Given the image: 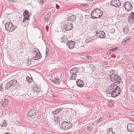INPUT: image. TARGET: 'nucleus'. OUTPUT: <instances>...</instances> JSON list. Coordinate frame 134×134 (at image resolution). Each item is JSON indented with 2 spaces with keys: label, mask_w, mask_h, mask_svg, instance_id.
I'll return each instance as SVG.
<instances>
[{
  "label": "nucleus",
  "mask_w": 134,
  "mask_h": 134,
  "mask_svg": "<svg viewBox=\"0 0 134 134\" xmlns=\"http://www.w3.org/2000/svg\"><path fill=\"white\" fill-rule=\"evenodd\" d=\"M80 57L81 58L85 59L86 57V56H84V55H81Z\"/></svg>",
  "instance_id": "obj_43"
},
{
  "label": "nucleus",
  "mask_w": 134,
  "mask_h": 134,
  "mask_svg": "<svg viewBox=\"0 0 134 134\" xmlns=\"http://www.w3.org/2000/svg\"><path fill=\"white\" fill-rule=\"evenodd\" d=\"M61 110L62 109L61 108L57 109L56 110L53 111V113L54 114H58L59 112L61 111Z\"/></svg>",
  "instance_id": "obj_28"
},
{
  "label": "nucleus",
  "mask_w": 134,
  "mask_h": 134,
  "mask_svg": "<svg viewBox=\"0 0 134 134\" xmlns=\"http://www.w3.org/2000/svg\"><path fill=\"white\" fill-rule=\"evenodd\" d=\"M8 104V102L7 99H3L1 102V105L3 107H6Z\"/></svg>",
  "instance_id": "obj_18"
},
{
  "label": "nucleus",
  "mask_w": 134,
  "mask_h": 134,
  "mask_svg": "<svg viewBox=\"0 0 134 134\" xmlns=\"http://www.w3.org/2000/svg\"><path fill=\"white\" fill-rule=\"evenodd\" d=\"M131 114L132 115L134 116V112H131Z\"/></svg>",
  "instance_id": "obj_46"
},
{
  "label": "nucleus",
  "mask_w": 134,
  "mask_h": 134,
  "mask_svg": "<svg viewBox=\"0 0 134 134\" xmlns=\"http://www.w3.org/2000/svg\"><path fill=\"white\" fill-rule=\"evenodd\" d=\"M26 80L28 82H31L32 79H31V78L27 76L26 77Z\"/></svg>",
  "instance_id": "obj_35"
},
{
  "label": "nucleus",
  "mask_w": 134,
  "mask_h": 134,
  "mask_svg": "<svg viewBox=\"0 0 134 134\" xmlns=\"http://www.w3.org/2000/svg\"><path fill=\"white\" fill-rule=\"evenodd\" d=\"M37 51H38V53L35 56L33 57L34 59L36 60H37L38 59H40L42 57V56L40 53V52L38 51V50Z\"/></svg>",
  "instance_id": "obj_20"
},
{
  "label": "nucleus",
  "mask_w": 134,
  "mask_h": 134,
  "mask_svg": "<svg viewBox=\"0 0 134 134\" xmlns=\"http://www.w3.org/2000/svg\"><path fill=\"white\" fill-rule=\"evenodd\" d=\"M113 129L110 128L108 129L107 134H115V133L113 131Z\"/></svg>",
  "instance_id": "obj_22"
},
{
  "label": "nucleus",
  "mask_w": 134,
  "mask_h": 134,
  "mask_svg": "<svg viewBox=\"0 0 134 134\" xmlns=\"http://www.w3.org/2000/svg\"><path fill=\"white\" fill-rule=\"evenodd\" d=\"M34 134H37V133H34Z\"/></svg>",
  "instance_id": "obj_52"
},
{
  "label": "nucleus",
  "mask_w": 134,
  "mask_h": 134,
  "mask_svg": "<svg viewBox=\"0 0 134 134\" xmlns=\"http://www.w3.org/2000/svg\"><path fill=\"white\" fill-rule=\"evenodd\" d=\"M130 92H134V86H132L130 89Z\"/></svg>",
  "instance_id": "obj_36"
},
{
  "label": "nucleus",
  "mask_w": 134,
  "mask_h": 134,
  "mask_svg": "<svg viewBox=\"0 0 134 134\" xmlns=\"http://www.w3.org/2000/svg\"><path fill=\"white\" fill-rule=\"evenodd\" d=\"M124 32L126 34H127L129 31V28L127 26H125L123 29Z\"/></svg>",
  "instance_id": "obj_25"
},
{
  "label": "nucleus",
  "mask_w": 134,
  "mask_h": 134,
  "mask_svg": "<svg viewBox=\"0 0 134 134\" xmlns=\"http://www.w3.org/2000/svg\"><path fill=\"white\" fill-rule=\"evenodd\" d=\"M96 33V36L98 37L103 38L105 36V32L103 31L97 30Z\"/></svg>",
  "instance_id": "obj_12"
},
{
  "label": "nucleus",
  "mask_w": 134,
  "mask_h": 134,
  "mask_svg": "<svg viewBox=\"0 0 134 134\" xmlns=\"http://www.w3.org/2000/svg\"><path fill=\"white\" fill-rule=\"evenodd\" d=\"M79 71L78 68H73L70 71V76L72 79H75V78L77 76V74H76Z\"/></svg>",
  "instance_id": "obj_5"
},
{
  "label": "nucleus",
  "mask_w": 134,
  "mask_h": 134,
  "mask_svg": "<svg viewBox=\"0 0 134 134\" xmlns=\"http://www.w3.org/2000/svg\"><path fill=\"white\" fill-rule=\"evenodd\" d=\"M91 127H87V129L88 130H90L91 129Z\"/></svg>",
  "instance_id": "obj_45"
},
{
  "label": "nucleus",
  "mask_w": 134,
  "mask_h": 134,
  "mask_svg": "<svg viewBox=\"0 0 134 134\" xmlns=\"http://www.w3.org/2000/svg\"><path fill=\"white\" fill-rule=\"evenodd\" d=\"M5 25V29L10 32L13 31L17 27L16 26L14 25L11 22L6 23Z\"/></svg>",
  "instance_id": "obj_3"
},
{
  "label": "nucleus",
  "mask_w": 134,
  "mask_h": 134,
  "mask_svg": "<svg viewBox=\"0 0 134 134\" xmlns=\"http://www.w3.org/2000/svg\"><path fill=\"white\" fill-rule=\"evenodd\" d=\"M53 94H52V95H53V96H54V95H53Z\"/></svg>",
  "instance_id": "obj_53"
},
{
  "label": "nucleus",
  "mask_w": 134,
  "mask_h": 134,
  "mask_svg": "<svg viewBox=\"0 0 134 134\" xmlns=\"http://www.w3.org/2000/svg\"><path fill=\"white\" fill-rule=\"evenodd\" d=\"M106 92L113 97L118 96L120 94L121 90L120 88L117 85L112 83L106 90Z\"/></svg>",
  "instance_id": "obj_1"
},
{
  "label": "nucleus",
  "mask_w": 134,
  "mask_h": 134,
  "mask_svg": "<svg viewBox=\"0 0 134 134\" xmlns=\"http://www.w3.org/2000/svg\"><path fill=\"white\" fill-rule=\"evenodd\" d=\"M54 120L56 122H57L58 124H59L60 120V117H59L57 116H55Z\"/></svg>",
  "instance_id": "obj_23"
},
{
  "label": "nucleus",
  "mask_w": 134,
  "mask_h": 134,
  "mask_svg": "<svg viewBox=\"0 0 134 134\" xmlns=\"http://www.w3.org/2000/svg\"><path fill=\"white\" fill-rule=\"evenodd\" d=\"M76 18V17L75 15H72L68 18V20L66 21L73 22L75 21Z\"/></svg>",
  "instance_id": "obj_17"
},
{
  "label": "nucleus",
  "mask_w": 134,
  "mask_h": 134,
  "mask_svg": "<svg viewBox=\"0 0 134 134\" xmlns=\"http://www.w3.org/2000/svg\"><path fill=\"white\" fill-rule=\"evenodd\" d=\"M7 126V122L6 120L4 121L2 123L0 124V126L3 127Z\"/></svg>",
  "instance_id": "obj_26"
},
{
  "label": "nucleus",
  "mask_w": 134,
  "mask_h": 134,
  "mask_svg": "<svg viewBox=\"0 0 134 134\" xmlns=\"http://www.w3.org/2000/svg\"><path fill=\"white\" fill-rule=\"evenodd\" d=\"M73 26L72 23L70 22L66 21L64 24V28L66 31H69L73 28Z\"/></svg>",
  "instance_id": "obj_7"
},
{
  "label": "nucleus",
  "mask_w": 134,
  "mask_h": 134,
  "mask_svg": "<svg viewBox=\"0 0 134 134\" xmlns=\"http://www.w3.org/2000/svg\"><path fill=\"white\" fill-rule=\"evenodd\" d=\"M118 49V47L113 48L112 49H110L109 51H108V52L109 53V54H110V52H109V51L111 52H114L116 51V49Z\"/></svg>",
  "instance_id": "obj_29"
},
{
  "label": "nucleus",
  "mask_w": 134,
  "mask_h": 134,
  "mask_svg": "<svg viewBox=\"0 0 134 134\" xmlns=\"http://www.w3.org/2000/svg\"><path fill=\"white\" fill-rule=\"evenodd\" d=\"M121 2L119 0H112L111 2V5L112 6L118 7L121 5Z\"/></svg>",
  "instance_id": "obj_9"
},
{
  "label": "nucleus",
  "mask_w": 134,
  "mask_h": 134,
  "mask_svg": "<svg viewBox=\"0 0 134 134\" xmlns=\"http://www.w3.org/2000/svg\"><path fill=\"white\" fill-rule=\"evenodd\" d=\"M77 86L79 87H82L84 85V82L83 81L79 80L78 81L76 82Z\"/></svg>",
  "instance_id": "obj_19"
},
{
  "label": "nucleus",
  "mask_w": 134,
  "mask_h": 134,
  "mask_svg": "<svg viewBox=\"0 0 134 134\" xmlns=\"http://www.w3.org/2000/svg\"><path fill=\"white\" fill-rule=\"evenodd\" d=\"M48 48H46V57H48V55H47V53H48Z\"/></svg>",
  "instance_id": "obj_38"
},
{
  "label": "nucleus",
  "mask_w": 134,
  "mask_h": 134,
  "mask_svg": "<svg viewBox=\"0 0 134 134\" xmlns=\"http://www.w3.org/2000/svg\"><path fill=\"white\" fill-rule=\"evenodd\" d=\"M103 12L99 9H96L92 12L91 14L92 18H100L102 15Z\"/></svg>",
  "instance_id": "obj_2"
},
{
  "label": "nucleus",
  "mask_w": 134,
  "mask_h": 134,
  "mask_svg": "<svg viewBox=\"0 0 134 134\" xmlns=\"http://www.w3.org/2000/svg\"><path fill=\"white\" fill-rule=\"evenodd\" d=\"M85 4H82V6H83V7H84V6H85Z\"/></svg>",
  "instance_id": "obj_50"
},
{
  "label": "nucleus",
  "mask_w": 134,
  "mask_h": 134,
  "mask_svg": "<svg viewBox=\"0 0 134 134\" xmlns=\"http://www.w3.org/2000/svg\"><path fill=\"white\" fill-rule=\"evenodd\" d=\"M7 84L5 85L4 83H2L0 85V90L1 91H3L4 90L6 89L8 90L9 88H7Z\"/></svg>",
  "instance_id": "obj_16"
},
{
  "label": "nucleus",
  "mask_w": 134,
  "mask_h": 134,
  "mask_svg": "<svg viewBox=\"0 0 134 134\" xmlns=\"http://www.w3.org/2000/svg\"><path fill=\"white\" fill-rule=\"evenodd\" d=\"M127 129L129 131L131 132H134V124H129L127 126Z\"/></svg>",
  "instance_id": "obj_13"
},
{
  "label": "nucleus",
  "mask_w": 134,
  "mask_h": 134,
  "mask_svg": "<svg viewBox=\"0 0 134 134\" xmlns=\"http://www.w3.org/2000/svg\"><path fill=\"white\" fill-rule=\"evenodd\" d=\"M51 81H52V82H53V83H54L55 84L56 83V81H57V80H53V79H51Z\"/></svg>",
  "instance_id": "obj_39"
},
{
  "label": "nucleus",
  "mask_w": 134,
  "mask_h": 134,
  "mask_svg": "<svg viewBox=\"0 0 134 134\" xmlns=\"http://www.w3.org/2000/svg\"><path fill=\"white\" fill-rule=\"evenodd\" d=\"M102 118L101 117L97 121H98V122H100L102 120Z\"/></svg>",
  "instance_id": "obj_44"
},
{
  "label": "nucleus",
  "mask_w": 134,
  "mask_h": 134,
  "mask_svg": "<svg viewBox=\"0 0 134 134\" xmlns=\"http://www.w3.org/2000/svg\"><path fill=\"white\" fill-rule=\"evenodd\" d=\"M75 44V42L73 41H68L67 43L69 48L70 49L74 48Z\"/></svg>",
  "instance_id": "obj_15"
},
{
  "label": "nucleus",
  "mask_w": 134,
  "mask_h": 134,
  "mask_svg": "<svg viewBox=\"0 0 134 134\" xmlns=\"http://www.w3.org/2000/svg\"><path fill=\"white\" fill-rule=\"evenodd\" d=\"M72 126V124H70V122L65 121L63 122L62 123V129L64 130H67L70 128Z\"/></svg>",
  "instance_id": "obj_6"
},
{
  "label": "nucleus",
  "mask_w": 134,
  "mask_h": 134,
  "mask_svg": "<svg viewBox=\"0 0 134 134\" xmlns=\"http://www.w3.org/2000/svg\"><path fill=\"white\" fill-rule=\"evenodd\" d=\"M51 21L50 20H47L46 21L45 23L44 24L45 25L48 26L50 24Z\"/></svg>",
  "instance_id": "obj_33"
},
{
  "label": "nucleus",
  "mask_w": 134,
  "mask_h": 134,
  "mask_svg": "<svg viewBox=\"0 0 134 134\" xmlns=\"http://www.w3.org/2000/svg\"><path fill=\"white\" fill-rule=\"evenodd\" d=\"M10 2H17V0H8Z\"/></svg>",
  "instance_id": "obj_40"
},
{
  "label": "nucleus",
  "mask_w": 134,
  "mask_h": 134,
  "mask_svg": "<svg viewBox=\"0 0 134 134\" xmlns=\"http://www.w3.org/2000/svg\"><path fill=\"white\" fill-rule=\"evenodd\" d=\"M36 49L35 48H34L32 52L35 55H36L37 53H38V51H37V49H36Z\"/></svg>",
  "instance_id": "obj_30"
},
{
  "label": "nucleus",
  "mask_w": 134,
  "mask_h": 134,
  "mask_svg": "<svg viewBox=\"0 0 134 134\" xmlns=\"http://www.w3.org/2000/svg\"><path fill=\"white\" fill-rule=\"evenodd\" d=\"M124 7L127 11H130L133 8L132 4L130 2H126L124 4Z\"/></svg>",
  "instance_id": "obj_8"
},
{
  "label": "nucleus",
  "mask_w": 134,
  "mask_h": 134,
  "mask_svg": "<svg viewBox=\"0 0 134 134\" xmlns=\"http://www.w3.org/2000/svg\"><path fill=\"white\" fill-rule=\"evenodd\" d=\"M51 13H46L45 14V19H47L48 18L51 16Z\"/></svg>",
  "instance_id": "obj_24"
},
{
  "label": "nucleus",
  "mask_w": 134,
  "mask_h": 134,
  "mask_svg": "<svg viewBox=\"0 0 134 134\" xmlns=\"http://www.w3.org/2000/svg\"><path fill=\"white\" fill-rule=\"evenodd\" d=\"M60 82L59 81L57 80L55 84L58 85H60Z\"/></svg>",
  "instance_id": "obj_42"
},
{
  "label": "nucleus",
  "mask_w": 134,
  "mask_h": 134,
  "mask_svg": "<svg viewBox=\"0 0 134 134\" xmlns=\"http://www.w3.org/2000/svg\"><path fill=\"white\" fill-rule=\"evenodd\" d=\"M91 39L90 38H87L86 39V42L87 43H88L89 42L91 41Z\"/></svg>",
  "instance_id": "obj_37"
},
{
  "label": "nucleus",
  "mask_w": 134,
  "mask_h": 134,
  "mask_svg": "<svg viewBox=\"0 0 134 134\" xmlns=\"http://www.w3.org/2000/svg\"><path fill=\"white\" fill-rule=\"evenodd\" d=\"M131 38V37L130 36H128L125 38L124 40L123 41V42L124 43L125 42H126V41H128V40L130 39Z\"/></svg>",
  "instance_id": "obj_31"
},
{
  "label": "nucleus",
  "mask_w": 134,
  "mask_h": 134,
  "mask_svg": "<svg viewBox=\"0 0 134 134\" xmlns=\"http://www.w3.org/2000/svg\"><path fill=\"white\" fill-rule=\"evenodd\" d=\"M24 19L23 22L25 23L26 22V20H29L30 13L29 11L27 10H25L23 14Z\"/></svg>",
  "instance_id": "obj_10"
},
{
  "label": "nucleus",
  "mask_w": 134,
  "mask_h": 134,
  "mask_svg": "<svg viewBox=\"0 0 134 134\" xmlns=\"http://www.w3.org/2000/svg\"><path fill=\"white\" fill-rule=\"evenodd\" d=\"M32 92L30 91H27V92L26 93V95L29 97H31V93Z\"/></svg>",
  "instance_id": "obj_32"
},
{
  "label": "nucleus",
  "mask_w": 134,
  "mask_h": 134,
  "mask_svg": "<svg viewBox=\"0 0 134 134\" xmlns=\"http://www.w3.org/2000/svg\"><path fill=\"white\" fill-rule=\"evenodd\" d=\"M37 89V88H35L34 89H35V90H36V89Z\"/></svg>",
  "instance_id": "obj_51"
},
{
  "label": "nucleus",
  "mask_w": 134,
  "mask_h": 134,
  "mask_svg": "<svg viewBox=\"0 0 134 134\" xmlns=\"http://www.w3.org/2000/svg\"><path fill=\"white\" fill-rule=\"evenodd\" d=\"M4 134H10L9 133L6 132L4 133Z\"/></svg>",
  "instance_id": "obj_49"
},
{
  "label": "nucleus",
  "mask_w": 134,
  "mask_h": 134,
  "mask_svg": "<svg viewBox=\"0 0 134 134\" xmlns=\"http://www.w3.org/2000/svg\"><path fill=\"white\" fill-rule=\"evenodd\" d=\"M86 57L89 60H91L92 59V57L90 55H87Z\"/></svg>",
  "instance_id": "obj_34"
},
{
  "label": "nucleus",
  "mask_w": 134,
  "mask_h": 134,
  "mask_svg": "<svg viewBox=\"0 0 134 134\" xmlns=\"http://www.w3.org/2000/svg\"><path fill=\"white\" fill-rule=\"evenodd\" d=\"M40 2L42 3V4L45 2V0H40Z\"/></svg>",
  "instance_id": "obj_41"
},
{
  "label": "nucleus",
  "mask_w": 134,
  "mask_h": 134,
  "mask_svg": "<svg viewBox=\"0 0 134 134\" xmlns=\"http://www.w3.org/2000/svg\"><path fill=\"white\" fill-rule=\"evenodd\" d=\"M67 39V37L65 35L63 36L61 38V40L62 42H65Z\"/></svg>",
  "instance_id": "obj_27"
},
{
  "label": "nucleus",
  "mask_w": 134,
  "mask_h": 134,
  "mask_svg": "<svg viewBox=\"0 0 134 134\" xmlns=\"http://www.w3.org/2000/svg\"><path fill=\"white\" fill-rule=\"evenodd\" d=\"M103 63L104 64V65H107V62H104Z\"/></svg>",
  "instance_id": "obj_47"
},
{
  "label": "nucleus",
  "mask_w": 134,
  "mask_h": 134,
  "mask_svg": "<svg viewBox=\"0 0 134 134\" xmlns=\"http://www.w3.org/2000/svg\"><path fill=\"white\" fill-rule=\"evenodd\" d=\"M112 81L118 83H119L121 81V79L117 75L115 74H111L110 75Z\"/></svg>",
  "instance_id": "obj_4"
},
{
  "label": "nucleus",
  "mask_w": 134,
  "mask_h": 134,
  "mask_svg": "<svg viewBox=\"0 0 134 134\" xmlns=\"http://www.w3.org/2000/svg\"><path fill=\"white\" fill-rule=\"evenodd\" d=\"M17 83V81L15 80H13L7 84V88H9L12 86H14Z\"/></svg>",
  "instance_id": "obj_11"
},
{
  "label": "nucleus",
  "mask_w": 134,
  "mask_h": 134,
  "mask_svg": "<svg viewBox=\"0 0 134 134\" xmlns=\"http://www.w3.org/2000/svg\"><path fill=\"white\" fill-rule=\"evenodd\" d=\"M128 19L129 21H131L132 22L134 21V13H133L132 12L130 14Z\"/></svg>",
  "instance_id": "obj_21"
},
{
  "label": "nucleus",
  "mask_w": 134,
  "mask_h": 134,
  "mask_svg": "<svg viewBox=\"0 0 134 134\" xmlns=\"http://www.w3.org/2000/svg\"><path fill=\"white\" fill-rule=\"evenodd\" d=\"M53 94H52V95H53V96H54V95H53Z\"/></svg>",
  "instance_id": "obj_54"
},
{
  "label": "nucleus",
  "mask_w": 134,
  "mask_h": 134,
  "mask_svg": "<svg viewBox=\"0 0 134 134\" xmlns=\"http://www.w3.org/2000/svg\"><path fill=\"white\" fill-rule=\"evenodd\" d=\"M36 111L33 109H30L27 114L29 117H31L36 115Z\"/></svg>",
  "instance_id": "obj_14"
},
{
  "label": "nucleus",
  "mask_w": 134,
  "mask_h": 134,
  "mask_svg": "<svg viewBox=\"0 0 134 134\" xmlns=\"http://www.w3.org/2000/svg\"><path fill=\"white\" fill-rule=\"evenodd\" d=\"M88 4H85V6H84V7H87V6H88Z\"/></svg>",
  "instance_id": "obj_48"
}]
</instances>
